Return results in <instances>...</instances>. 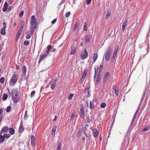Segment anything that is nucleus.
<instances>
[{
    "label": "nucleus",
    "instance_id": "obj_1",
    "mask_svg": "<svg viewBox=\"0 0 150 150\" xmlns=\"http://www.w3.org/2000/svg\"><path fill=\"white\" fill-rule=\"evenodd\" d=\"M11 94L12 99L15 103H16L19 101L20 100L19 94L17 90H13L11 91Z\"/></svg>",
    "mask_w": 150,
    "mask_h": 150
},
{
    "label": "nucleus",
    "instance_id": "obj_2",
    "mask_svg": "<svg viewBox=\"0 0 150 150\" xmlns=\"http://www.w3.org/2000/svg\"><path fill=\"white\" fill-rule=\"evenodd\" d=\"M111 51V47L109 46L108 47L106 52L105 54V60L108 62L110 59Z\"/></svg>",
    "mask_w": 150,
    "mask_h": 150
},
{
    "label": "nucleus",
    "instance_id": "obj_3",
    "mask_svg": "<svg viewBox=\"0 0 150 150\" xmlns=\"http://www.w3.org/2000/svg\"><path fill=\"white\" fill-rule=\"evenodd\" d=\"M88 56V53L86 48H84V52L81 54V59L83 60L86 59Z\"/></svg>",
    "mask_w": 150,
    "mask_h": 150
},
{
    "label": "nucleus",
    "instance_id": "obj_4",
    "mask_svg": "<svg viewBox=\"0 0 150 150\" xmlns=\"http://www.w3.org/2000/svg\"><path fill=\"white\" fill-rule=\"evenodd\" d=\"M3 27L1 28L0 33L2 35H4L6 34V25L5 22L3 23Z\"/></svg>",
    "mask_w": 150,
    "mask_h": 150
},
{
    "label": "nucleus",
    "instance_id": "obj_5",
    "mask_svg": "<svg viewBox=\"0 0 150 150\" xmlns=\"http://www.w3.org/2000/svg\"><path fill=\"white\" fill-rule=\"evenodd\" d=\"M35 21H33V22H30V28L31 31L32 33H33V32H34L36 28V22H34Z\"/></svg>",
    "mask_w": 150,
    "mask_h": 150
},
{
    "label": "nucleus",
    "instance_id": "obj_6",
    "mask_svg": "<svg viewBox=\"0 0 150 150\" xmlns=\"http://www.w3.org/2000/svg\"><path fill=\"white\" fill-rule=\"evenodd\" d=\"M110 76V74L108 72H106L104 74L103 80V82L104 83H106L107 82V80L108 79Z\"/></svg>",
    "mask_w": 150,
    "mask_h": 150
},
{
    "label": "nucleus",
    "instance_id": "obj_7",
    "mask_svg": "<svg viewBox=\"0 0 150 150\" xmlns=\"http://www.w3.org/2000/svg\"><path fill=\"white\" fill-rule=\"evenodd\" d=\"M48 55L45 53H43V54H41L40 55L39 59V61L38 62L39 63H40L41 61H43L44 60V59Z\"/></svg>",
    "mask_w": 150,
    "mask_h": 150
},
{
    "label": "nucleus",
    "instance_id": "obj_8",
    "mask_svg": "<svg viewBox=\"0 0 150 150\" xmlns=\"http://www.w3.org/2000/svg\"><path fill=\"white\" fill-rule=\"evenodd\" d=\"M17 75L16 74L14 73L12 77V78L11 79V81L13 83H15L17 81Z\"/></svg>",
    "mask_w": 150,
    "mask_h": 150
},
{
    "label": "nucleus",
    "instance_id": "obj_9",
    "mask_svg": "<svg viewBox=\"0 0 150 150\" xmlns=\"http://www.w3.org/2000/svg\"><path fill=\"white\" fill-rule=\"evenodd\" d=\"M30 139L31 140V143L33 146L35 147V138L33 135H31L30 136Z\"/></svg>",
    "mask_w": 150,
    "mask_h": 150
},
{
    "label": "nucleus",
    "instance_id": "obj_10",
    "mask_svg": "<svg viewBox=\"0 0 150 150\" xmlns=\"http://www.w3.org/2000/svg\"><path fill=\"white\" fill-rule=\"evenodd\" d=\"M8 130V127L6 126L3 127L0 132L1 134H3L4 133L6 132Z\"/></svg>",
    "mask_w": 150,
    "mask_h": 150
},
{
    "label": "nucleus",
    "instance_id": "obj_11",
    "mask_svg": "<svg viewBox=\"0 0 150 150\" xmlns=\"http://www.w3.org/2000/svg\"><path fill=\"white\" fill-rule=\"evenodd\" d=\"M92 133L93 134V136L95 138H96L98 135V132L97 129H92Z\"/></svg>",
    "mask_w": 150,
    "mask_h": 150
},
{
    "label": "nucleus",
    "instance_id": "obj_12",
    "mask_svg": "<svg viewBox=\"0 0 150 150\" xmlns=\"http://www.w3.org/2000/svg\"><path fill=\"white\" fill-rule=\"evenodd\" d=\"M127 19H125L122 25V30L124 32L125 29V28L127 25Z\"/></svg>",
    "mask_w": 150,
    "mask_h": 150
},
{
    "label": "nucleus",
    "instance_id": "obj_13",
    "mask_svg": "<svg viewBox=\"0 0 150 150\" xmlns=\"http://www.w3.org/2000/svg\"><path fill=\"white\" fill-rule=\"evenodd\" d=\"M80 117L81 118H83L84 117V113L83 108L82 107H81L80 109Z\"/></svg>",
    "mask_w": 150,
    "mask_h": 150
},
{
    "label": "nucleus",
    "instance_id": "obj_14",
    "mask_svg": "<svg viewBox=\"0 0 150 150\" xmlns=\"http://www.w3.org/2000/svg\"><path fill=\"white\" fill-rule=\"evenodd\" d=\"M112 89L114 92L116 96H118V91L116 86H113Z\"/></svg>",
    "mask_w": 150,
    "mask_h": 150
},
{
    "label": "nucleus",
    "instance_id": "obj_15",
    "mask_svg": "<svg viewBox=\"0 0 150 150\" xmlns=\"http://www.w3.org/2000/svg\"><path fill=\"white\" fill-rule=\"evenodd\" d=\"M57 79H55L54 80L53 83H52L51 85V88L52 90H53L55 88L56 83L57 81Z\"/></svg>",
    "mask_w": 150,
    "mask_h": 150
},
{
    "label": "nucleus",
    "instance_id": "obj_16",
    "mask_svg": "<svg viewBox=\"0 0 150 150\" xmlns=\"http://www.w3.org/2000/svg\"><path fill=\"white\" fill-rule=\"evenodd\" d=\"M8 5L6 2H5L4 3V7L2 9V11L3 12H5L7 9Z\"/></svg>",
    "mask_w": 150,
    "mask_h": 150
},
{
    "label": "nucleus",
    "instance_id": "obj_17",
    "mask_svg": "<svg viewBox=\"0 0 150 150\" xmlns=\"http://www.w3.org/2000/svg\"><path fill=\"white\" fill-rule=\"evenodd\" d=\"M27 70L25 66H24L22 68L23 75L24 77L26 76L25 74Z\"/></svg>",
    "mask_w": 150,
    "mask_h": 150
},
{
    "label": "nucleus",
    "instance_id": "obj_18",
    "mask_svg": "<svg viewBox=\"0 0 150 150\" xmlns=\"http://www.w3.org/2000/svg\"><path fill=\"white\" fill-rule=\"evenodd\" d=\"M71 52L70 53V54H73L74 53H75L76 52V47H75L74 46H73L72 47L71 46Z\"/></svg>",
    "mask_w": 150,
    "mask_h": 150
},
{
    "label": "nucleus",
    "instance_id": "obj_19",
    "mask_svg": "<svg viewBox=\"0 0 150 150\" xmlns=\"http://www.w3.org/2000/svg\"><path fill=\"white\" fill-rule=\"evenodd\" d=\"M9 132L11 135H13L15 133V130L14 129L12 128H9Z\"/></svg>",
    "mask_w": 150,
    "mask_h": 150
},
{
    "label": "nucleus",
    "instance_id": "obj_20",
    "mask_svg": "<svg viewBox=\"0 0 150 150\" xmlns=\"http://www.w3.org/2000/svg\"><path fill=\"white\" fill-rule=\"evenodd\" d=\"M2 134H0V144L2 143L5 140V138L4 136H2Z\"/></svg>",
    "mask_w": 150,
    "mask_h": 150
},
{
    "label": "nucleus",
    "instance_id": "obj_21",
    "mask_svg": "<svg viewBox=\"0 0 150 150\" xmlns=\"http://www.w3.org/2000/svg\"><path fill=\"white\" fill-rule=\"evenodd\" d=\"M98 57V55L97 53H95L94 54L93 56V63H94L96 61Z\"/></svg>",
    "mask_w": 150,
    "mask_h": 150
},
{
    "label": "nucleus",
    "instance_id": "obj_22",
    "mask_svg": "<svg viewBox=\"0 0 150 150\" xmlns=\"http://www.w3.org/2000/svg\"><path fill=\"white\" fill-rule=\"evenodd\" d=\"M93 101H90V108L91 109H93L95 107V106L93 105Z\"/></svg>",
    "mask_w": 150,
    "mask_h": 150
},
{
    "label": "nucleus",
    "instance_id": "obj_23",
    "mask_svg": "<svg viewBox=\"0 0 150 150\" xmlns=\"http://www.w3.org/2000/svg\"><path fill=\"white\" fill-rule=\"evenodd\" d=\"M34 32H33V33H31V31L29 33H28L27 35L26 36L25 38L27 39H29L30 38L31 36L33 35Z\"/></svg>",
    "mask_w": 150,
    "mask_h": 150
},
{
    "label": "nucleus",
    "instance_id": "obj_24",
    "mask_svg": "<svg viewBox=\"0 0 150 150\" xmlns=\"http://www.w3.org/2000/svg\"><path fill=\"white\" fill-rule=\"evenodd\" d=\"M78 23L77 22H76L75 23L74 29V31L75 32L77 30L78 27Z\"/></svg>",
    "mask_w": 150,
    "mask_h": 150
},
{
    "label": "nucleus",
    "instance_id": "obj_25",
    "mask_svg": "<svg viewBox=\"0 0 150 150\" xmlns=\"http://www.w3.org/2000/svg\"><path fill=\"white\" fill-rule=\"evenodd\" d=\"M23 28L22 27H20L19 28V29L18 30V35L19 36L22 33L23 31Z\"/></svg>",
    "mask_w": 150,
    "mask_h": 150
},
{
    "label": "nucleus",
    "instance_id": "obj_26",
    "mask_svg": "<svg viewBox=\"0 0 150 150\" xmlns=\"http://www.w3.org/2000/svg\"><path fill=\"white\" fill-rule=\"evenodd\" d=\"M146 93V90H145L144 91L142 95V98L141 99V103H142V100H144L145 98V95Z\"/></svg>",
    "mask_w": 150,
    "mask_h": 150
},
{
    "label": "nucleus",
    "instance_id": "obj_27",
    "mask_svg": "<svg viewBox=\"0 0 150 150\" xmlns=\"http://www.w3.org/2000/svg\"><path fill=\"white\" fill-rule=\"evenodd\" d=\"M8 97V96L5 93H4L2 98V100L3 101L6 100L7 99Z\"/></svg>",
    "mask_w": 150,
    "mask_h": 150
},
{
    "label": "nucleus",
    "instance_id": "obj_28",
    "mask_svg": "<svg viewBox=\"0 0 150 150\" xmlns=\"http://www.w3.org/2000/svg\"><path fill=\"white\" fill-rule=\"evenodd\" d=\"M4 136L5 139H7L10 137L11 135L10 134H4Z\"/></svg>",
    "mask_w": 150,
    "mask_h": 150
},
{
    "label": "nucleus",
    "instance_id": "obj_29",
    "mask_svg": "<svg viewBox=\"0 0 150 150\" xmlns=\"http://www.w3.org/2000/svg\"><path fill=\"white\" fill-rule=\"evenodd\" d=\"M61 146V141H59L58 142L57 150H60Z\"/></svg>",
    "mask_w": 150,
    "mask_h": 150
},
{
    "label": "nucleus",
    "instance_id": "obj_30",
    "mask_svg": "<svg viewBox=\"0 0 150 150\" xmlns=\"http://www.w3.org/2000/svg\"><path fill=\"white\" fill-rule=\"evenodd\" d=\"M90 39L88 35H86L85 38V42L87 43V42L90 41Z\"/></svg>",
    "mask_w": 150,
    "mask_h": 150
},
{
    "label": "nucleus",
    "instance_id": "obj_31",
    "mask_svg": "<svg viewBox=\"0 0 150 150\" xmlns=\"http://www.w3.org/2000/svg\"><path fill=\"white\" fill-rule=\"evenodd\" d=\"M34 21V22H36V19L34 15H33L31 16V22H33V21Z\"/></svg>",
    "mask_w": 150,
    "mask_h": 150
},
{
    "label": "nucleus",
    "instance_id": "obj_32",
    "mask_svg": "<svg viewBox=\"0 0 150 150\" xmlns=\"http://www.w3.org/2000/svg\"><path fill=\"white\" fill-rule=\"evenodd\" d=\"M86 120H87V122L88 123H90L91 122V121L92 120V118L91 119V120H90V117L88 115L86 117Z\"/></svg>",
    "mask_w": 150,
    "mask_h": 150
},
{
    "label": "nucleus",
    "instance_id": "obj_33",
    "mask_svg": "<svg viewBox=\"0 0 150 150\" xmlns=\"http://www.w3.org/2000/svg\"><path fill=\"white\" fill-rule=\"evenodd\" d=\"M76 112L73 113L70 117V120L72 121L74 120L75 116L76 115Z\"/></svg>",
    "mask_w": 150,
    "mask_h": 150
},
{
    "label": "nucleus",
    "instance_id": "obj_34",
    "mask_svg": "<svg viewBox=\"0 0 150 150\" xmlns=\"http://www.w3.org/2000/svg\"><path fill=\"white\" fill-rule=\"evenodd\" d=\"M24 130L23 127L20 125L19 128V131L21 132H23Z\"/></svg>",
    "mask_w": 150,
    "mask_h": 150
},
{
    "label": "nucleus",
    "instance_id": "obj_35",
    "mask_svg": "<svg viewBox=\"0 0 150 150\" xmlns=\"http://www.w3.org/2000/svg\"><path fill=\"white\" fill-rule=\"evenodd\" d=\"M86 75V70H85L82 74V76L81 78L84 79Z\"/></svg>",
    "mask_w": 150,
    "mask_h": 150
},
{
    "label": "nucleus",
    "instance_id": "obj_36",
    "mask_svg": "<svg viewBox=\"0 0 150 150\" xmlns=\"http://www.w3.org/2000/svg\"><path fill=\"white\" fill-rule=\"evenodd\" d=\"M117 54V50H115L113 52V59H114L115 57L116 56V55Z\"/></svg>",
    "mask_w": 150,
    "mask_h": 150
},
{
    "label": "nucleus",
    "instance_id": "obj_37",
    "mask_svg": "<svg viewBox=\"0 0 150 150\" xmlns=\"http://www.w3.org/2000/svg\"><path fill=\"white\" fill-rule=\"evenodd\" d=\"M110 15V13L109 12H108L105 15V18L106 19H108L109 18Z\"/></svg>",
    "mask_w": 150,
    "mask_h": 150
},
{
    "label": "nucleus",
    "instance_id": "obj_38",
    "mask_svg": "<svg viewBox=\"0 0 150 150\" xmlns=\"http://www.w3.org/2000/svg\"><path fill=\"white\" fill-rule=\"evenodd\" d=\"M11 108L10 106H9L7 107L6 111L7 112H9L11 110Z\"/></svg>",
    "mask_w": 150,
    "mask_h": 150
},
{
    "label": "nucleus",
    "instance_id": "obj_39",
    "mask_svg": "<svg viewBox=\"0 0 150 150\" xmlns=\"http://www.w3.org/2000/svg\"><path fill=\"white\" fill-rule=\"evenodd\" d=\"M103 64L100 65L98 68L99 71H100L101 72L102 71V70H103Z\"/></svg>",
    "mask_w": 150,
    "mask_h": 150
},
{
    "label": "nucleus",
    "instance_id": "obj_40",
    "mask_svg": "<svg viewBox=\"0 0 150 150\" xmlns=\"http://www.w3.org/2000/svg\"><path fill=\"white\" fill-rule=\"evenodd\" d=\"M135 120V119L132 118V122H131L130 125V127L128 129V131L129 130V129L131 128L132 125L133 124Z\"/></svg>",
    "mask_w": 150,
    "mask_h": 150
},
{
    "label": "nucleus",
    "instance_id": "obj_41",
    "mask_svg": "<svg viewBox=\"0 0 150 150\" xmlns=\"http://www.w3.org/2000/svg\"><path fill=\"white\" fill-rule=\"evenodd\" d=\"M27 113L28 111L27 110H26L25 111V115L24 117V119L26 120L28 118V115H27Z\"/></svg>",
    "mask_w": 150,
    "mask_h": 150
},
{
    "label": "nucleus",
    "instance_id": "obj_42",
    "mask_svg": "<svg viewBox=\"0 0 150 150\" xmlns=\"http://www.w3.org/2000/svg\"><path fill=\"white\" fill-rule=\"evenodd\" d=\"M106 104L105 103H102L100 105V107L102 108H105L106 106Z\"/></svg>",
    "mask_w": 150,
    "mask_h": 150
},
{
    "label": "nucleus",
    "instance_id": "obj_43",
    "mask_svg": "<svg viewBox=\"0 0 150 150\" xmlns=\"http://www.w3.org/2000/svg\"><path fill=\"white\" fill-rule=\"evenodd\" d=\"M5 80L4 78L2 77L0 79V82L1 83H3L4 82Z\"/></svg>",
    "mask_w": 150,
    "mask_h": 150
},
{
    "label": "nucleus",
    "instance_id": "obj_44",
    "mask_svg": "<svg viewBox=\"0 0 150 150\" xmlns=\"http://www.w3.org/2000/svg\"><path fill=\"white\" fill-rule=\"evenodd\" d=\"M24 23L25 22L24 20L21 21V26L20 27H22L23 28L24 26Z\"/></svg>",
    "mask_w": 150,
    "mask_h": 150
},
{
    "label": "nucleus",
    "instance_id": "obj_45",
    "mask_svg": "<svg viewBox=\"0 0 150 150\" xmlns=\"http://www.w3.org/2000/svg\"><path fill=\"white\" fill-rule=\"evenodd\" d=\"M56 126H55L52 129V134H53V132H54V133L56 131Z\"/></svg>",
    "mask_w": 150,
    "mask_h": 150
},
{
    "label": "nucleus",
    "instance_id": "obj_46",
    "mask_svg": "<svg viewBox=\"0 0 150 150\" xmlns=\"http://www.w3.org/2000/svg\"><path fill=\"white\" fill-rule=\"evenodd\" d=\"M86 22L84 23V26L83 30L85 31H86L87 30V28L86 27Z\"/></svg>",
    "mask_w": 150,
    "mask_h": 150
},
{
    "label": "nucleus",
    "instance_id": "obj_47",
    "mask_svg": "<svg viewBox=\"0 0 150 150\" xmlns=\"http://www.w3.org/2000/svg\"><path fill=\"white\" fill-rule=\"evenodd\" d=\"M74 95L73 94H69L68 99L69 100H71Z\"/></svg>",
    "mask_w": 150,
    "mask_h": 150
},
{
    "label": "nucleus",
    "instance_id": "obj_48",
    "mask_svg": "<svg viewBox=\"0 0 150 150\" xmlns=\"http://www.w3.org/2000/svg\"><path fill=\"white\" fill-rule=\"evenodd\" d=\"M71 13L70 12H68L67 13L65 14V17H68L70 15Z\"/></svg>",
    "mask_w": 150,
    "mask_h": 150
},
{
    "label": "nucleus",
    "instance_id": "obj_49",
    "mask_svg": "<svg viewBox=\"0 0 150 150\" xmlns=\"http://www.w3.org/2000/svg\"><path fill=\"white\" fill-rule=\"evenodd\" d=\"M29 44V42L28 41H25L24 42V44L25 45H28Z\"/></svg>",
    "mask_w": 150,
    "mask_h": 150
},
{
    "label": "nucleus",
    "instance_id": "obj_50",
    "mask_svg": "<svg viewBox=\"0 0 150 150\" xmlns=\"http://www.w3.org/2000/svg\"><path fill=\"white\" fill-rule=\"evenodd\" d=\"M149 126H148L147 127H145L143 129V131H147L149 129Z\"/></svg>",
    "mask_w": 150,
    "mask_h": 150
},
{
    "label": "nucleus",
    "instance_id": "obj_51",
    "mask_svg": "<svg viewBox=\"0 0 150 150\" xmlns=\"http://www.w3.org/2000/svg\"><path fill=\"white\" fill-rule=\"evenodd\" d=\"M91 0H87L86 1V4L87 5L91 4Z\"/></svg>",
    "mask_w": 150,
    "mask_h": 150
},
{
    "label": "nucleus",
    "instance_id": "obj_52",
    "mask_svg": "<svg viewBox=\"0 0 150 150\" xmlns=\"http://www.w3.org/2000/svg\"><path fill=\"white\" fill-rule=\"evenodd\" d=\"M35 94V91H33L31 93V96L32 97V96H33Z\"/></svg>",
    "mask_w": 150,
    "mask_h": 150
},
{
    "label": "nucleus",
    "instance_id": "obj_53",
    "mask_svg": "<svg viewBox=\"0 0 150 150\" xmlns=\"http://www.w3.org/2000/svg\"><path fill=\"white\" fill-rule=\"evenodd\" d=\"M56 21H57V19L56 18L54 19L53 21H52L51 22V23L52 24H53L55 23Z\"/></svg>",
    "mask_w": 150,
    "mask_h": 150
},
{
    "label": "nucleus",
    "instance_id": "obj_54",
    "mask_svg": "<svg viewBox=\"0 0 150 150\" xmlns=\"http://www.w3.org/2000/svg\"><path fill=\"white\" fill-rule=\"evenodd\" d=\"M97 73L98 72H95L94 73V77H93V79H94V80H95V79H96V76L97 75Z\"/></svg>",
    "mask_w": 150,
    "mask_h": 150
},
{
    "label": "nucleus",
    "instance_id": "obj_55",
    "mask_svg": "<svg viewBox=\"0 0 150 150\" xmlns=\"http://www.w3.org/2000/svg\"><path fill=\"white\" fill-rule=\"evenodd\" d=\"M101 71H98V77H101Z\"/></svg>",
    "mask_w": 150,
    "mask_h": 150
},
{
    "label": "nucleus",
    "instance_id": "obj_56",
    "mask_svg": "<svg viewBox=\"0 0 150 150\" xmlns=\"http://www.w3.org/2000/svg\"><path fill=\"white\" fill-rule=\"evenodd\" d=\"M100 77H97L96 81V82L98 83V82L100 80Z\"/></svg>",
    "mask_w": 150,
    "mask_h": 150
},
{
    "label": "nucleus",
    "instance_id": "obj_57",
    "mask_svg": "<svg viewBox=\"0 0 150 150\" xmlns=\"http://www.w3.org/2000/svg\"><path fill=\"white\" fill-rule=\"evenodd\" d=\"M98 67H96L94 68V69L95 72H98Z\"/></svg>",
    "mask_w": 150,
    "mask_h": 150
},
{
    "label": "nucleus",
    "instance_id": "obj_58",
    "mask_svg": "<svg viewBox=\"0 0 150 150\" xmlns=\"http://www.w3.org/2000/svg\"><path fill=\"white\" fill-rule=\"evenodd\" d=\"M23 14V11H21L19 13V16H22Z\"/></svg>",
    "mask_w": 150,
    "mask_h": 150
},
{
    "label": "nucleus",
    "instance_id": "obj_59",
    "mask_svg": "<svg viewBox=\"0 0 150 150\" xmlns=\"http://www.w3.org/2000/svg\"><path fill=\"white\" fill-rule=\"evenodd\" d=\"M90 87L89 86H87L86 87V88H85V91L86 92V91H87L89 89V88H90Z\"/></svg>",
    "mask_w": 150,
    "mask_h": 150
},
{
    "label": "nucleus",
    "instance_id": "obj_60",
    "mask_svg": "<svg viewBox=\"0 0 150 150\" xmlns=\"http://www.w3.org/2000/svg\"><path fill=\"white\" fill-rule=\"evenodd\" d=\"M3 109L2 108H0V115H2L3 111Z\"/></svg>",
    "mask_w": 150,
    "mask_h": 150
},
{
    "label": "nucleus",
    "instance_id": "obj_61",
    "mask_svg": "<svg viewBox=\"0 0 150 150\" xmlns=\"http://www.w3.org/2000/svg\"><path fill=\"white\" fill-rule=\"evenodd\" d=\"M51 48H52L51 46L50 45H48L47 47V49H49V50L51 49Z\"/></svg>",
    "mask_w": 150,
    "mask_h": 150
},
{
    "label": "nucleus",
    "instance_id": "obj_62",
    "mask_svg": "<svg viewBox=\"0 0 150 150\" xmlns=\"http://www.w3.org/2000/svg\"><path fill=\"white\" fill-rule=\"evenodd\" d=\"M65 2V0H62L61 3L59 4V6H60L62 4L64 3Z\"/></svg>",
    "mask_w": 150,
    "mask_h": 150
},
{
    "label": "nucleus",
    "instance_id": "obj_63",
    "mask_svg": "<svg viewBox=\"0 0 150 150\" xmlns=\"http://www.w3.org/2000/svg\"><path fill=\"white\" fill-rule=\"evenodd\" d=\"M49 52L50 50L48 49L46 51L45 53L48 55V54L49 53Z\"/></svg>",
    "mask_w": 150,
    "mask_h": 150
},
{
    "label": "nucleus",
    "instance_id": "obj_64",
    "mask_svg": "<svg viewBox=\"0 0 150 150\" xmlns=\"http://www.w3.org/2000/svg\"><path fill=\"white\" fill-rule=\"evenodd\" d=\"M12 8V7L11 6H9L8 8V11H10Z\"/></svg>",
    "mask_w": 150,
    "mask_h": 150
}]
</instances>
